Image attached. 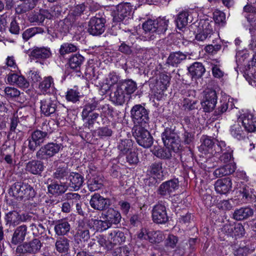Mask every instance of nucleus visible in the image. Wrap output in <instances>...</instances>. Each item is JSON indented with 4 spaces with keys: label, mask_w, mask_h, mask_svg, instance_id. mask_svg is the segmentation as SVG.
Instances as JSON below:
<instances>
[{
    "label": "nucleus",
    "mask_w": 256,
    "mask_h": 256,
    "mask_svg": "<svg viewBox=\"0 0 256 256\" xmlns=\"http://www.w3.org/2000/svg\"><path fill=\"white\" fill-rule=\"evenodd\" d=\"M8 194L18 200L26 201L32 199L36 192L34 188L28 183L17 182L12 185Z\"/></svg>",
    "instance_id": "2"
},
{
    "label": "nucleus",
    "mask_w": 256,
    "mask_h": 256,
    "mask_svg": "<svg viewBox=\"0 0 256 256\" xmlns=\"http://www.w3.org/2000/svg\"><path fill=\"white\" fill-rule=\"evenodd\" d=\"M153 221L156 224H165L168 220L166 207L160 204L154 206L152 210Z\"/></svg>",
    "instance_id": "14"
},
{
    "label": "nucleus",
    "mask_w": 256,
    "mask_h": 256,
    "mask_svg": "<svg viewBox=\"0 0 256 256\" xmlns=\"http://www.w3.org/2000/svg\"><path fill=\"white\" fill-rule=\"evenodd\" d=\"M238 120L240 122L242 121L243 126L247 132H255L256 127L254 122L256 120L252 113H244L242 115L240 114Z\"/></svg>",
    "instance_id": "16"
},
{
    "label": "nucleus",
    "mask_w": 256,
    "mask_h": 256,
    "mask_svg": "<svg viewBox=\"0 0 256 256\" xmlns=\"http://www.w3.org/2000/svg\"><path fill=\"white\" fill-rule=\"evenodd\" d=\"M68 178L70 180V186L74 190H78L82 187L84 182V177L77 172L70 173Z\"/></svg>",
    "instance_id": "21"
},
{
    "label": "nucleus",
    "mask_w": 256,
    "mask_h": 256,
    "mask_svg": "<svg viewBox=\"0 0 256 256\" xmlns=\"http://www.w3.org/2000/svg\"><path fill=\"white\" fill-rule=\"evenodd\" d=\"M231 134L238 140L244 138V135L242 132L241 126L238 124H234L230 129Z\"/></svg>",
    "instance_id": "47"
},
{
    "label": "nucleus",
    "mask_w": 256,
    "mask_h": 256,
    "mask_svg": "<svg viewBox=\"0 0 256 256\" xmlns=\"http://www.w3.org/2000/svg\"><path fill=\"white\" fill-rule=\"evenodd\" d=\"M77 50V47L74 44L66 42L60 46L59 53L64 56L66 54L76 52Z\"/></svg>",
    "instance_id": "41"
},
{
    "label": "nucleus",
    "mask_w": 256,
    "mask_h": 256,
    "mask_svg": "<svg viewBox=\"0 0 256 256\" xmlns=\"http://www.w3.org/2000/svg\"><path fill=\"white\" fill-rule=\"evenodd\" d=\"M118 84L122 88L124 94L128 96V98H130L131 94H133L137 89V84L136 82L131 79L126 80Z\"/></svg>",
    "instance_id": "27"
},
{
    "label": "nucleus",
    "mask_w": 256,
    "mask_h": 256,
    "mask_svg": "<svg viewBox=\"0 0 256 256\" xmlns=\"http://www.w3.org/2000/svg\"><path fill=\"white\" fill-rule=\"evenodd\" d=\"M214 146V140L211 139L208 136H204L202 138V144L201 145V147L204 150L209 151L210 150H212Z\"/></svg>",
    "instance_id": "50"
},
{
    "label": "nucleus",
    "mask_w": 256,
    "mask_h": 256,
    "mask_svg": "<svg viewBox=\"0 0 256 256\" xmlns=\"http://www.w3.org/2000/svg\"><path fill=\"white\" fill-rule=\"evenodd\" d=\"M134 126L146 128L149 121L148 113H131Z\"/></svg>",
    "instance_id": "30"
},
{
    "label": "nucleus",
    "mask_w": 256,
    "mask_h": 256,
    "mask_svg": "<svg viewBox=\"0 0 256 256\" xmlns=\"http://www.w3.org/2000/svg\"><path fill=\"white\" fill-rule=\"evenodd\" d=\"M119 80L120 76L114 72L110 73L106 78L107 82L111 86L114 84H117Z\"/></svg>",
    "instance_id": "62"
},
{
    "label": "nucleus",
    "mask_w": 256,
    "mask_h": 256,
    "mask_svg": "<svg viewBox=\"0 0 256 256\" xmlns=\"http://www.w3.org/2000/svg\"><path fill=\"white\" fill-rule=\"evenodd\" d=\"M214 18L215 22L218 24L224 23L226 20L224 14L220 11L215 12Z\"/></svg>",
    "instance_id": "63"
},
{
    "label": "nucleus",
    "mask_w": 256,
    "mask_h": 256,
    "mask_svg": "<svg viewBox=\"0 0 256 256\" xmlns=\"http://www.w3.org/2000/svg\"><path fill=\"white\" fill-rule=\"evenodd\" d=\"M27 233V226L22 225L16 228L12 238L11 242L14 244H17L22 242Z\"/></svg>",
    "instance_id": "19"
},
{
    "label": "nucleus",
    "mask_w": 256,
    "mask_h": 256,
    "mask_svg": "<svg viewBox=\"0 0 256 256\" xmlns=\"http://www.w3.org/2000/svg\"><path fill=\"white\" fill-rule=\"evenodd\" d=\"M42 132L40 130H36L31 135V138L34 141L38 142L39 144L44 142L45 138L47 136L48 133H51V132Z\"/></svg>",
    "instance_id": "42"
},
{
    "label": "nucleus",
    "mask_w": 256,
    "mask_h": 256,
    "mask_svg": "<svg viewBox=\"0 0 256 256\" xmlns=\"http://www.w3.org/2000/svg\"><path fill=\"white\" fill-rule=\"evenodd\" d=\"M74 22L72 18V16H68L64 19L59 21L57 27L58 30L64 35L70 32Z\"/></svg>",
    "instance_id": "26"
},
{
    "label": "nucleus",
    "mask_w": 256,
    "mask_h": 256,
    "mask_svg": "<svg viewBox=\"0 0 256 256\" xmlns=\"http://www.w3.org/2000/svg\"><path fill=\"white\" fill-rule=\"evenodd\" d=\"M88 186L90 190L94 192L100 189L102 186V184L98 178L94 176L88 180Z\"/></svg>",
    "instance_id": "43"
},
{
    "label": "nucleus",
    "mask_w": 256,
    "mask_h": 256,
    "mask_svg": "<svg viewBox=\"0 0 256 256\" xmlns=\"http://www.w3.org/2000/svg\"><path fill=\"white\" fill-rule=\"evenodd\" d=\"M118 50L126 56H130L133 54L132 45L130 46L125 42H122L118 46Z\"/></svg>",
    "instance_id": "52"
},
{
    "label": "nucleus",
    "mask_w": 256,
    "mask_h": 256,
    "mask_svg": "<svg viewBox=\"0 0 256 256\" xmlns=\"http://www.w3.org/2000/svg\"><path fill=\"white\" fill-rule=\"evenodd\" d=\"M118 148L120 151V156L127 154L131 149L130 142L128 140H122L120 142Z\"/></svg>",
    "instance_id": "46"
},
{
    "label": "nucleus",
    "mask_w": 256,
    "mask_h": 256,
    "mask_svg": "<svg viewBox=\"0 0 256 256\" xmlns=\"http://www.w3.org/2000/svg\"><path fill=\"white\" fill-rule=\"evenodd\" d=\"M61 148V144L48 143L42 146L36 152V156L40 160H47L58 154Z\"/></svg>",
    "instance_id": "8"
},
{
    "label": "nucleus",
    "mask_w": 256,
    "mask_h": 256,
    "mask_svg": "<svg viewBox=\"0 0 256 256\" xmlns=\"http://www.w3.org/2000/svg\"><path fill=\"white\" fill-rule=\"evenodd\" d=\"M67 189L68 186L64 182H61L60 184L54 183L48 186V192L54 195L58 196L64 194Z\"/></svg>",
    "instance_id": "33"
},
{
    "label": "nucleus",
    "mask_w": 256,
    "mask_h": 256,
    "mask_svg": "<svg viewBox=\"0 0 256 256\" xmlns=\"http://www.w3.org/2000/svg\"><path fill=\"white\" fill-rule=\"evenodd\" d=\"M70 224L67 221H59L54 226V231L58 236L66 234L70 230Z\"/></svg>",
    "instance_id": "37"
},
{
    "label": "nucleus",
    "mask_w": 256,
    "mask_h": 256,
    "mask_svg": "<svg viewBox=\"0 0 256 256\" xmlns=\"http://www.w3.org/2000/svg\"><path fill=\"white\" fill-rule=\"evenodd\" d=\"M9 32L13 34L18 35L20 33V28L16 18H13L8 28Z\"/></svg>",
    "instance_id": "56"
},
{
    "label": "nucleus",
    "mask_w": 256,
    "mask_h": 256,
    "mask_svg": "<svg viewBox=\"0 0 256 256\" xmlns=\"http://www.w3.org/2000/svg\"><path fill=\"white\" fill-rule=\"evenodd\" d=\"M179 187L178 179H172L162 182L158 187V194L162 196H169Z\"/></svg>",
    "instance_id": "11"
},
{
    "label": "nucleus",
    "mask_w": 256,
    "mask_h": 256,
    "mask_svg": "<svg viewBox=\"0 0 256 256\" xmlns=\"http://www.w3.org/2000/svg\"><path fill=\"white\" fill-rule=\"evenodd\" d=\"M84 60V58L80 54L72 56L68 60V64L71 69L76 72H80V68Z\"/></svg>",
    "instance_id": "22"
},
{
    "label": "nucleus",
    "mask_w": 256,
    "mask_h": 256,
    "mask_svg": "<svg viewBox=\"0 0 256 256\" xmlns=\"http://www.w3.org/2000/svg\"><path fill=\"white\" fill-rule=\"evenodd\" d=\"M64 200H68L70 204H73L80 202L81 196L78 193L68 192L64 195Z\"/></svg>",
    "instance_id": "51"
},
{
    "label": "nucleus",
    "mask_w": 256,
    "mask_h": 256,
    "mask_svg": "<svg viewBox=\"0 0 256 256\" xmlns=\"http://www.w3.org/2000/svg\"><path fill=\"white\" fill-rule=\"evenodd\" d=\"M168 20L159 18L155 20H148L142 24L146 37L153 40L154 34H164L168 29Z\"/></svg>",
    "instance_id": "3"
},
{
    "label": "nucleus",
    "mask_w": 256,
    "mask_h": 256,
    "mask_svg": "<svg viewBox=\"0 0 256 256\" xmlns=\"http://www.w3.org/2000/svg\"><path fill=\"white\" fill-rule=\"evenodd\" d=\"M253 210L249 207H243L234 210L233 218L237 220H242L252 216Z\"/></svg>",
    "instance_id": "23"
},
{
    "label": "nucleus",
    "mask_w": 256,
    "mask_h": 256,
    "mask_svg": "<svg viewBox=\"0 0 256 256\" xmlns=\"http://www.w3.org/2000/svg\"><path fill=\"white\" fill-rule=\"evenodd\" d=\"M235 170V166L232 163H230L224 166L216 168L214 171V174L216 178H221L233 173Z\"/></svg>",
    "instance_id": "29"
},
{
    "label": "nucleus",
    "mask_w": 256,
    "mask_h": 256,
    "mask_svg": "<svg viewBox=\"0 0 256 256\" xmlns=\"http://www.w3.org/2000/svg\"><path fill=\"white\" fill-rule=\"evenodd\" d=\"M150 173L154 178L160 180L164 176V170L160 162H155L150 168Z\"/></svg>",
    "instance_id": "39"
},
{
    "label": "nucleus",
    "mask_w": 256,
    "mask_h": 256,
    "mask_svg": "<svg viewBox=\"0 0 256 256\" xmlns=\"http://www.w3.org/2000/svg\"><path fill=\"white\" fill-rule=\"evenodd\" d=\"M79 93L76 90L70 89L68 90L66 95V99L68 101L76 102L79 100Z\"/></svg>",
    "instance_id": "54"
},
{
    "label": "nucleus",
    "mask_w": 256,
    "mask_h": 256,
    "mask_svg": "<svg viewBox=\"0 0 256 256\" xmlns=\"http://www.w3.org/2000/svg\"><path fill=\"white\" fill-rule=\"evenodd\" d=\"M26 170L34 174H39L44 170L43 162L38 160L30 161L26 164Z\"/></svg>",
    "instance_id": "25"
},
{
    "label": "nucleus",
    "mask_w": 256,
    "mask_h": 256,
    "mask_svg": "<svg viewBox=\"0 0 256 256\" xmlns=\"http://www.w3.org/2000/svg\"><path fill=\"white\" fill-rule=\"evenodd\" d=\"M203 100L201 102L204 112H212L217 102V96L214 90L210 88L205 90L203 92Z\"/></svg>",
    "instance_id": "7"
},
{
    "label": "nucleus",
    "mask_w": 256,
    "mask_h": 256,
    "mask_svg": "<svg viewBox=\"0 0 256 256\" xmlns=\"http://www.w3.org/2000/svg\"><path fill=\"white\" fill-rule=\"evenodd\" d=\"M56 250L60 253H67L70 249V240L66 238H60L55 243Z\"/></svg>",
    "instance_id": "34"
},
{
    "label": "nucleus",
    "mask_w": 256,
    "mask_h": 256,
    "mask_svg": "<svg viewBox=\"0 0 256 256\" xmlns=\"http://www.w3.org/2000/svg\"><path fill=\"white\" fill-rule=\"evenodd\" d=\"M233 236H242L244 234V228L243 226L240 224H234Z\"/></svg>",
    "instance_id": "58"
},
{
    "label": "nucleus",
    "mask_w": 256,
    "mask_h": 256,
    "mask_svg": "<svg viewBox=\"0 0 256 256\" xmlns=\"http://www.w3.org/2000/svg\"><path fill=\"white\" fill-rule=\"evenodd\" d=\"M187 52L181 51L171 52L166 60V64L173 67H178L182 61L186 60Z\"/></svg>",
    "instance_id": "17"
},
{
    "label": "nucleus",
    "mask_w": 256,
    "mask_h": 256,
    "mask_svg": "<svg viewBox=\"0 0 256 256\" xmlns=\"http://www.w3.org/2000/svg\"><path fill=\"white\" fill-rule=\"evenodd\" d=\"M214 22H210L208 20L200 22L198 26L200 32L195 36L196 40L203 42L208 38H210L214 34Z\"/></svg>",
    "instance_id": "10"
},
{
    "label": "nucleus",
    "mask_w": 256,
    "mask_h": 256,
    "mask_svg": "<svg viewBox=\"0 0 256 256\" xmlns=\"http://www.w3.org/2000/svg\"><path fill=\"white\" fill-rule=\"evenodd\" d=\"M188 16L189 13L186 11H182L177 15L175 22L176 26L179 30H182L188 25Z\"/></svg>",
    "instance_id": "35"
},
{
    "label": "nucleus",
    "mask_w": 256,
    "mask_h": 256,
    "mask_svg": "<svg viewBox=\"0 0 256 256\" xmlns=\"http://www.w3.org/2000/svg\"><path fill=\"white\" fill-rule=\"evenodd\" d=\"M149 234L148 240L151 243H159L164 238V234L160 231H150Z\"/></svg>",
    "instance_id": "45"
},
{
    "label": "nucleus",
    "mask_w": 256,
    "mask_h": 256,
    "mask_svg": "<svg viewBox=\"0 0 256 256\" xmlns=\"http://www.w3.org/2000/svg\"><path fill=\"white\" fill-rule=\"evenodd\" d=\"M133 136L140 146L148 148L153 143L152 138L144 126H134L132 130Z\"/></svg>",
    "instance_id": "6"
},
{
    "label": "nucleus",
    "mask_w": 256,
    "mask_h": 256,
    "mask_svg": "<svg viewBox=\"0 0 256 256\" xmlns=\"http://www.w3.org/2000/svg\"><path fill=\"white\" fill-rule=\"evenodd\" d=\"M105 218L112 226V224H118L120 222L121 216L120 213L117 210L114 208H110L105 214Z\"/></svg>",
    "instance_id": "31"
},
{
    "label": "nucleus",
    "mask_w": 256,
    "mask_h": 256,
    "mask_svg": "<svg viewBox=\"0 0 256 256\" xmlns=\"http://www.w3.org/2000/svg\"><path fill=\"white\" fill-rule=\"evenodd\" d=\"M126 154L127 162L130 164H136L138 162L137 154L134 152H130Z\"/></svg>",
    "instance_id": "61"
},
{
    "label": "nucleus",
    "mask_w": 256,
    "mask_h": 256,
    "mask_svg": "<svg viewBox=\"0 0 256 256\" xmlns=\"http://www.w3.org/2000/svg\"><path fill=\"white\" fill-rule=\"evenodd\" d=\"M42 246L40 241L38 238H34L29 242H25L18 245L16 248V252L35 254L40 251Z\"/></svg>",
    "instance_id": "9"
},
{
    "label": "nucleus",
    "mask_w": 256,
    "mask_h": 256,
    "mask_svg": "<svg viewBox=\"0 0 256 256\" xmlns=\"http://www.w3.org/2000/svg\"><path fill=\"white\" fill-rule=\"evenodd\" d=\"M50 49L45 48H36L31 52V56L36 58H46L50 55Z\"/></svg>",
    "instance_id": "38"
},
{
    "label": "nucleus",
    "mask_w": 256,
    "mask_h": 256,
    "mask_svg": "<svg viewBox=\"0 0 256 256\" xmlns=\"http://www.w3.org/2000/svg\"><path fill=\"white\" fill-rule=\"evenodd\" d=\"M178 241V240L176 236L172 234H170L166 240V244L167 246L174 248L176 247Z\"/></svg>",
    "instance_id": "60"
},
{
    "label": "nucleus",
    "mask_w": 256,
    "mask_h": 256,
    "mask_svg": "<svg viewBox=\"0 0 256 256\" xmlns=\"http://www.w3.org/2000/svg\"><path fill=\"white\" fill-rule=\"evenodd\" d=\"M132 11V6L130 2H122L116 6L112 12V22L118 24L122 28V24H127L130 20V16Z\"/></svg>",
    "instance_id": "4"
},
{
    "label": "nucleus",
    "mask_w": 256,
    "mask_h": 256,
    "mask_svg": "<svg viewBox=\"0 0 256 256\" xmlns=\"http://www.w3.org/2000/svg\"><path fill=\"white\" fill-rule=\"evenodd\" d=\"M86 6L84 4H78L74 8L73 10L68 16H72V18L75 21L76 18L80 16L84 12Z\"/></svg>",
    "instance_id": "44"
},
{
    "label": "nucleus",
    "mask_w": 256,
    "mask_h": 256,
    "mask_svg": "<svg viewBox=\"0 0 256 256\" xmlns=\"http://www.w3.org/2000/svg\"><path fill=\"white\" fill-rule=\"evenodd\" d=\"M29 218L28 214H20L18 212L13 210L6 214L4 220L6 226L14 227L20 222H26Z\"/></svg>",
    "instance_id": "12"
},
{
    "label": "nucleus",
    "mask_w": 256,
    "mask_h": 256,
    "mask_svg": "<svg viewBox=\"0 0 256 256\" xmlns=\"http://www.w3.org/2000/svg\"><path fill=\"white\" fill-rule=\"evenodd\" d=\"M240 192L242 195V198L247 202H252L256 200V196L254 194V190L248 186H247L244 184L241 183L240 184ZM238 184L236 186V188L238 189Z\"/></svg>",
    "instance_id": "20"
},
{
    "label": "nucleus",
    "mask_w": 256,
    "mask_h": 256,
    "mask_svg": "<svg viewBox=\"0 0 256 256\" xmlns=\"http://www.w3.org/2000/svg\"><path fill=\"white\" fill-rule=\"evenodd\" d=\"M53 85V78L52 76H50L45 78L44 80L40 83L39 88L44 94H48L50 92V89Z\"/></svg>",
    "instance_id": "40"
},
{
    "label": "nucleus",
    "mask_w": 256,
    "mask_h": 256,
    "mask_svg": "<svg viewBox=\"0 0 256 256\" xmlns=\"http://www.w3.org/2000/svg\"><path fill=\"white\" fill-rule=\"evenodd\" d=\"M90 113H82V118L84 120H87L88 127L90 128V126L93 124L94 120L97 118L98 114L96 113H92V114L89 115Z\"/></svg>",
    "instance_id": "57"
},
{
    "label": "nucleus",
    "mask_w": 256,
    "mask_h": 256,
    "mask_svg": "<svg viewBox=\"0 0 256 256\" xmlns=\"http://www.w3.org/2000/svg\"><path fill=\"white\" fill-rule=\"evenodd\" d=\"M228 149H231L230 146H226V144L224 141L217 140L216 146H214V150L216 153H223L228 151Z\"/></svg>",
    "instance_id": "55"
},
{
    "label": "nucleus",
    "mask_w": 256,
    "mask_h": 256,
    "mask_svg": "<svg viewBox=\"0 0 256 256\" xmlns=\"http://www.w3.org/2000/svg\"><path fill=\"white\" fill-rule=\"evenodd\" d=\"M232 150L231 149H228V151L222 153L220 157V160L224 163H228L230 162L232 158Z\"/></svg>",
    "instance_id": "59"
},
{
    "label": "nucleus",
    "mask_w": 256,
    "mask_h": 256,
    "mask_svg": "<svg viewBox=\"0 0 256 256\" xmlns=\"http://www.w3.org/2000/svg\"><path fill=\"white\" fill-rule=\"evenodd\" d=\"M91 207L94 210L102 211L110 205V200L101 196L98 194H94L92 196L90 202Z\"/></svg>",
    "instance_id": "15"
},
{
    "label": "nucleus",
    "mask_w": 256,
    "mask_h": 256,
    "mask_svg": "<svg viewBox=\"0 0 256 256\" xmlns=\"http://www.w3.org/2000/svg\"><path fill=\"white\" fill-rule=\"evenodd\" d=\"M70 174V170L66 167H58L53 174V177L60 182L67 180Z\"/></svg>",
    "instance_id": "36"
},
{
    "label": "nucleus",
    "mask_w": 256,
    "mask_h": 256,
    "mask_svg": "<svg viewBox=\"0 0 256 256\" xmlns=\"http://www.w3.org/2000/svg\"><path fill=\"white\" fill-rule=\"evenodd\" d=\"M94 110L100 112H107L110 110V108L108 104H100L93 102L86 104L83 108L82 112H92Z\"/></svg>",
    "instance_id": "32"
},
{
    "label": "nucleus",
    "mask_w": 256,
    "mask_h": 256,
    "mask_svg": "<svg viewBox=\"0 0 256 256\" xmlns=\"http://www.w3.org/2000/svg\"><path fill=\"white\" fill-rule=\"evenodd\" d=\"M214 188L218 193L226 194L231 190L232 188V180L229 178L218 180L215 182Z\"/></svg>",
    "instance_id": "18"
},
{
    "label": "nucleus",
    "mask_w": 256,
    "mask_h": 256,
    "mask_svg": "<svg viewBox=\"0 0 256 256\" xmlns=\"http://www.w3.org/2000/svg\"><path fill=\"white\" fill-rule=\"evenodd\" d=\"M106 20L104 12H98L92 17L88 22V32L94 36H98L104 32Z\"/></svg>",
    "instance_id": "5"
},
{
    "label": "nucleus",
    "mask_w": 256,
    "mask_h": 256,
    "mask_svg": "<svg viewBox=\"0 0 256 256\" xmlns=\"http://www.w3.org/2000/svg\"><path fill=\"white\" fill-rule=\"evenodd\" d=\"M188 70L192 78H200L206 70L202 64L199 62H196L191 65Z\"/></svg>",
    "instance_id": "28"
},
{
    "label": "nucleus",
    "mask_w": 256,
    "mask_h": 256,
    "mask_svg": "<svg viewBox=\"0 0 256 256\" xmlns=\"http://www.w3.org/2000/svg\"><path fill=\"white\" fill-rule=\"evenodd\" d=\"M249 250V248L246 246L239 247L234 250V254L236 256H246Z\"/></svg>",
    "instance_id": "64"
},
{
    "label": "nucleus",
    "mask_w": 256,
    "mask_h": 256,
    "mask_svg": "<svg viewBox=\"0 0 256 256\" xmlns=\"http://www.w3.org/2000/svg\"><path fill=\"white\" fill-rule=\"evenodd\" d=\"M94 224L96 230L100 232L104 231L112 226L106 220H94Z\"/></svg>",
    "instance_id": "48"
},
{
    "label": "nucleus",
    "mask_w": 256,
    "mask_h": 256,
    "mask_svg": "<svg viewBox=\"0 0 256 256\" xmlns=\"http://www.w3.org/2000/svg\"><path fill=\"white\" fill-rule=\"evenodd\" d=\"M4 93L8 98H16L20 95V92L13 87H6L4 89Z\"/></svg>",
    "instance_id": "53"
},
{
    "label": "nucleus",
    "mask_w": 256,
    "mask_h": 256,
    "mask_svg": "<svg viewBox=\"0 0 256 256\" xmlns=\"http://www.w3.org/2000/svg\"><path fill=\"white\" fill-rule=\"evenodd\" d=\"M162 138L166 148H158L154 152V154L158 158L168 159L171 158L170 150L176 152L180 146L177 134L171 128H166L162 134Z\"/></svg>",
    "instance_id": "1"
},
{
    "label": "nucleus",
    "mask_w": 256,
    "mask_h": 256,
    "mask_svg": "<svg viewBox=\"0 0 256 256\" xmlns=\"http://www.w3.org/2000/svg\"><path fill=\"white\" fill-rule=\"evenodd\" d=\"M108 238L111 244L116 245L124 242L126 237L123 232L116 229L108 234Z\"/></svg>",
    "instance_id": "24"
},
{
    "label": "nucleus",
    "mask_w": 256,
    "mask_h": 256,
    "mask_svg": "<svg viewBox=\"0 0 256 256\" xmlns=\"http://www.w3.org/2000/svg\"><path fill=\"white\" fill-rule=\"evenodd\" d=\"M76 234L80 238L84 241L88 240L90 237L89 230L87 228H84L82 226L79 225L78 227Z\"/></svg>",
    "instance_id": "49"
},
{
    "label": "nucleus",
    "mask_w": 256,
    "mask_h": 256,
    "mask_svg": "<svg viewBox=\"0 0 256 256\" xmlns=\"http://www.w3.org/2000/svg\"><path fill=\"white\" fill-rule=\"evenodd\" d=\"M110 88L111 91L110 98L114 103L118 105H122L125 102L126 98H129L118 84L116 86H111Z\"/></svg>",
    "instance_id": "13"
}]
</instances>
